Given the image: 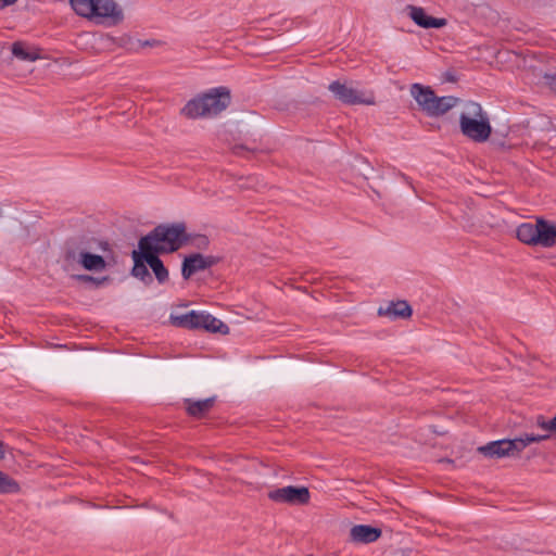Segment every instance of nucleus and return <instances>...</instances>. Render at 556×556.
<instances>
[{
	"mask_svg": "<svg viewBox=\"0 0 556 556\" xmlns=\"http://www.w3.org/2000/svg\"><path fill=\"white\" fill-rule=\"evenodd\" d=\"M74 12L96 24L114 26L124 18L123 9L114 0H68Z\"/></svg>",
	"mask_w": 556,
	"mask_h": 556,
	"instance_id": "obj_1",
	"label": "nucleus"
},
{
	"mask_svg": "<svg viewBox=\"0 0 556 556\" xmlns=\"http://www.w3.org/2000/svg\"><path fill=\"white\" fill-rule=\"evenodd\" d=\"M187 241L184 223L164 224L155 227L139 240L143 248L156 253H172Z\"/></svg>",
	"mask_w": 556,
	"mask_h": 556,
	"instance_id": "obj_2",
	"label": "nucleus"
},
{
	"mask_svg": "<svg viewBox=\"0 0 556 556\" xmlns=\"http://www.w3.org/2000/svg\"><path fill=\"white\" fill-rule=\"evenodd\" d=\"M229 103L230 91L226 87H217L188 101L181 113L189 118L211 117L226 110Z\"/></svg>",
	"mask_w": 556,
	"mask_h": 556,
	"instance_id": "obj_3",
	"label": "nucleus"
},
{
	"mask_svg": "<svg viewBox=\"0 0 556 556\" xmlns=\"http://www.w3.org/2000/svg\"><path fill=\"white\" fill-rule=\"evenodd\" d=\"M462 134L475 142H485L492 134V126L488 113L473 101L465 104L459 116Z\"/></svg>",
	"mask_w": 556,
	"mask_h": 556,
	"instance_id": "obj_4",
	"label": "nucleus"
},
{
	"mask_svg": "<svg viewBox=\"0 0 556 556\" xmlns=\"http://www.w3.org/2000/svg\"><path fill=\"white\" fill-rule=\"evenodd\" d=\"M409 92L419 109L430 117L442 116L459 103L458 98L453 96L438 97L429 86L418 83L410 86Z\"/></svg>",
	"mask_w": 556,
	"mask_h": 556,
	"instance_id": "obj_5",
	"label": "nucleus"
},
{
	"mask_svg": "<svg viewBox=\"0 0 556 556\" xmlns=\"http://www.w3.org/2000/svg\"><path fill=\"white\" fill-rule=\"evenodd\" d=\"M549 438L545 434H523L515 439H504L480 446L479 452L489 457H510L519 455L529 444L538 443Z\"/></svg>",
	"mask_w": 556,
	"mask_h": 556,
	"instance_id": "obj_6",
	"label": "nucleus"
},
{
	"mask_svg": "<svg viewBox=\"0 0 556 556\" xmlns=\"http://www.w3.org/2000/svg\"><path fill=\"white\" fill-rule=\"evenodd\" d=\"M80 264L87 270L101 271L106 267L105 260L98 254L84 251H67L64 255L63 267L66 271L75 269Z\"/></svg>",
	"mask_w": 556,
	"mask_h": 556,
	"instance_id": "obj_7",
	"label": "nucleus"
},
{
	"mask_svg": "<svg viewBox=\"0 0 556 556\" xmlns=\"http://www.w3.org/2000/svg\"><path fill=\"white\" fill-rule=\"evenodd\" d=\"M328 89L338 100L345 104H375V98L372 93L365 96L362 91L353 88L346 83H341L339 80L332 81Z\"/></svg>",
	"mask_w": 556,
	"mask_h": 556,
	"instance_id": "obj_8",
	"label": "nucleus"
},
{
	"mask_svg": "<svg viewBox=\"0 0 556 556\" xmlns=\"http://www.w3.org/2000/svg\"><path fill=\"white\" fill-rule=\"evenodd\" d=\"M268 498L279 504L305 505L309 502L311 494L306 486L288 485L274 489L268 492Z\"/></svg>",
	"mask_w": 556,
	"mask_h": 556,
	"instance_id": "obj_9",
	"label": "nucleus"
},
{
	"mask_svg": "<svg viewBox=\"0 0 556 556\" xmlns=\"http://www.w3.org/2000/svg\"><path fill=\"white\" fill-rule=\"evenodd\" d=\"M408 16L412 21L422 28H442L447 24L445 18H438L428 15L424 8L416 5H407Z\"/></svg>",
	"mask_w": 556,
	"mask_h": 556,
	"instance_id": "obj_10",
	"label": "nucleus"
},
{
	"mask_svg": "<svg viewBox=\"0 0 556 556\" xmlns=\"http://www.w3.org/2000/svg\"><path fill=\"white\" fill-rule=\"evenodd\" d=\"M148 249L143 248V245L138 242V250H134L131 253L134 261L131 274L134 277L140 279L146 285H150L152 282V277L147 267V257L143 256L148 255Z\"/></svg>",
	"mask_w": 556,
	"mask_h": 556,
	"instance_id": "obj_11",
	"label": "nucleus"
},
{
	"mask_svg": "<svg viewBox=\"0 0 556 556\" xmlns=\"http://www.w3.org/2000/svg\"><path fill=\"white\" fill-rule=\"evenodd\" d=\"M536 247L552 248L556 245V224L538 218Z\"/></svg>",
	"mask_w": 556,
	"mask_h": 556,
	"instance_id": "obj_12",
	"label": "nucleus"
},
{
	"mask_svg": "<svg viewBox=\"0 0 556 556\" xmlns=\"http://www.w3.org/2000/svg\"><path fill=\"white\" fill-rule=\"evenodd\" d=\"M381 530L367 525H357L350 530V539L354 543L368 544L377 541Z\"/></svg>",
	"mask_w": 556,
	"mask_h": 556,
	"instance_id": "obj_13",
	"label": "nucleus"
},
{
	"mask_svg": "<svg viewBox=\"0 0 556 556\" xmlns=\"http://www.w3.org/2000/svg\"><path fill=\"white\" fill-rule=\"evenodd\" d=\"M211 261L202 254H192L185 258L182 263L181 274L185 279L190 278L193 274L211 266Z\"/></svg>",
	"mask_w": 556,
	"mask_h": 556,
	"instance_id": "obj_14",
	"label": "nucleus"
},
{
	"mask_svg": "<svg viewBox=\"0 0 556 556\" xmlns=\"http://www.w3.org/2000/svg\"><path fill=\"white\" fill-rule=\"evenodd\" d=\"M202 312L190 311L186 314L170 316L173 325L188 329L201 328Z\"/></svg>",
	"mask_w": 556,
	"mask_h": 556,
	"instance_id": "obj_15",
	"label": "nucleus"
},
{
	"mask_svg": "<svg viewBox=\"0 0 556 556\" xmlns=\"http://www.w3.org/2000/svg\"><path fill=\"white\" fill-rule=\"evenodd\" d=\"M516 236L522 243L536 247L538 238V219L534 224L522 223L516 229Z\"/></svg>",
	"mask_w": 556,
	"mask_h": 556,
	"instance_id": "obj_16",
	"label": "nucleus"
},
{
	"mask_svg": "<svg viewBox=\"0 0 556 556\" xmlns=\"http://www.w3.org/2000/svg\"><path fill=\"white\" fill-rule=\"evenodd\" d=\"M160 253L149 250L147 257V263L155 275V278L160 283H164L168 279V270L164 266L163 262L159 257Z\"/></svg>",
	"mask_w": 556,
	"mask_h": 556,
	"instance_id": "obj_17",
	"label": "nucleus"
},
{
	"mask_svg": "<svg viewBox=\"0 0 556 556\" xmlns=\"http://www.w3.org/2000/svg\"><path fill=\"white\" fill-rule=\"evenodd\" d=\"M214 403V397L198 401L186 400L187 412L190 416L200 418L204 416L213 407Z\"/></svg>",
	"mask_w": 556,
	"mask_h": 556,
	"instance_id": "obj_18",
	"label": "nucleus"
},
{
	"mask_svg": "<svg viewBox=\"0 0 556 556\" xmlns=\"http://www.w3.org/2000/svg\"><path fill=\"white\" fill-rule=\"evenodd\" d=\"M210 332L227 334L229 327L213 315L202 312L201 328Z\"/></svg>",
	"mask_w": 556,
	"mask_h": 556,
	"instance_id": "obj_19",
	"label": "nucleus"
},
{
	"mask_svg": "<svg viewBox=\"0 0 556 556\" xmlns=\"http://www.w3.org/2000/svg\"><path fill=\"white\" fill-rule=\"evenodd\" d=\"M379 315L406 318L412 315V308L406 301H397L389 304L384 311L379 308Z\"/></svg>",
	"mask_w": 556,
	"mask_h": 556,
	"instance_id": "obj_20",
	"label": "nucleus"
},
{
	"mask_svg": "<svg viewBox=\"0 0 556 556\" xmlns=\"http://www.w3.org/2000/svg\"><path fill=\"white\" fill-rule=\"evenodd\" d=\"M12 53L14 56L22 61L33 62L39 58V54L35 50H29L24 43L15 42L12 46Z\"/></svg>",
	"mask_w": 556,
	"mask_h": 556,
	"instance_id": "obj_21",
	"label": "nucleus"
},
{
	"mask_svg": "<svg viewBox=\"0 0 556 556\" xmlns=\"http://www.w3.org/2000/svg\"><path fill=\"white\" fill-rule=\"evenodd\" d=\"M21 491L17 481L0 470V494H14Z\"/></svg>",
	"mask_w": 556,
	"mask_h": 556,
	"instance_id": "obj_22",
	"label": "nucleus"
},
{
	"mask_svg": "<svg viewBox=\"0 0 556 556\" xmlns=\"http://www.w3.org/2000/svg\"><path fill=\"white\" fill-rule=\"evenodd\" d=\"M544 84L549 88L552 92L556 94V75L546 74L544 75Z\"/></svg>",
	"mask_w": 556,
	"mask_h": 556,
	"instance_id": "obj_23",
	"label": "nucleus"
},
{
	"mask_svg": "<svg viewBox=\"0 0 556 556\" xmlns=\"http://www.w3.org/2000/svg\"><path fill=\"white\" fill-rule=\"evenodd\" d=\"M76 280L80 281V282H92V283H97V285H100L102 281L105 280V278H103L102 280L100 279H97V278H93L89 275H75L73 276Z\"/></svg>",
	"mask_w": 556,
	"mask_h": 556,
	"instance_id": "obj_24",
	"label": "nucleus"
},
{
	"mask_svg": "<svg viewBox=\"0 0 556 556\" xmlns=\"http://www.w3.org/2000/svg\"><path fill=\"white\" fill-rule=\"evenodd\" d=\"M536 425L546 432H552V428L549 427V421H546L543 417H539Z\"/></svg>",
	"mask_w": 556,
	"mask_h": 556,
	"instance_id": "obj_25",
	"label": "nucleus"
},
{
	"mask_svg": "<svg viewBox=\"0 0 556 556\" xmlns=\"http://www.w3.org/2000/svg\"><path fill=\"white\" fill-rule=\"evenodd\" d=\"M17 0H0V9H3V8L9 7V5H12Z\"/></svg>",
	"mask_w": 556,
	"mask_h": 556,
	"instance_id": "obj_26",
	"label": "nucleus"
},
{
	"mask_svg": "<svg viewBox=\"0 0 556 556\" xmlns=\"http://www.w3.org/2000/svg\"><path fill=\"white\" fill-rule=\"evenodd\" d=\"M5 444L0 441V460L5 458Z\"/></svg>",
	"mask_w": 556,
	"mask_h": 556,
	"instance_id": "obj_27",
	"label": "nucleus"
},
{
	"mask_svg": "<svg viewBox=\"0 0 556 556\" xmlns=\"http://www.w3.org/2000/svg\"><path fill=\"white\" fill-rule=\"evenodd\" d=\"M549 427L552 428V432H556V415L549 420Z\"/></svg>",
	"mask_w": 556,
	"mask_h": 556,
	"instance_id": "obj_28",
	"label": "nucleus"
},
{
	"mask_svg": "<svg viewBox=\"0 0 556 556\" xmlns=\"http://www.w3.org/2000/svg\"><path fill=\"white\" fill-rule=\"evenodd\" d=\"M243 149H244V148H243L242 146H236V147L233 148L235 153H237V154H240V153H241L240 151H241V150H243Z\"/></svg>",
	"mask_w": 556,
	"mask_h": 556,
	"instance_id": "obj_29",
	"label": "nucleus"
}]
</instances>
